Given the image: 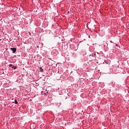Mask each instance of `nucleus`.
I'll return each instance as SVG.
<instances>
[{
    "mask_svg": "<svg viewBox=\"0 0 129 129\" xmlns=\"http://www.w3.org/2000/svg\"><path fill=\"white\" fill-rule=\"evenodd\" d=\"M90 56H92V57H93V54H91Z\"/></svg>",
    "mask_w": 129,
    "mask_h": 129,
    "instance_id": "obj_6",
    "label": "nucleus"
},
{
    "mask_svg": "<svg viewBox=\"0 0 129 129\" xmlns=\"http://www.w3.org/2000/svg\"><path fill=\"white\" fill-rule=\"evenodd\" d=\"M12 66H13V64H9V67H12Z\"/></svg>",
    "mask_w": 129,
    "mask_h": 129,
    "instance_id": "obj_5",
    "label": "nucleus"
},
{
    "mask_svg": "<svg viewBox=\"0 0 129 129\" xmlns=\"http://www.w3.org/2000/svg\"><path fill=\"white\" fill-rule=\"evenodd\" d=\"M12 68L14 69H16L17 68V67L13 66V67H12Z\"/></svg>",
    "mask_w": 129,
    "mask_h": 129,
    "instance_id": "obj_4",
    "label": "nucleus"
},
{
    "mask_svg": "<svg viewBox=\"0 0 129 129\" xmlns=\"http://www.w3.org/2000/svg\"><path fill=\"white\" fill-rule=\"evenodd\" d=\"M40 71L41 72H44V70L42 68H40Z\"/></svg>",
    "mask_w": 129,
    "mask_h": 129,
    "instance_id": "obj_2",
    "label": "nucleus"
},
{
    "mask_svg": "<svg viewBox=\"0 0 129 129\" xmlns=\"http://www.w3.org/2000/svg\"><path fill=\"white\" fill-rule=\"evenodd\" d=\"M11 50H12L13 53H16L17 52V48H11Z\"/></svg>",
    "mask_w": 129,
    "mask_h": 129,
    "instance_id": "obj_1",
    "label": "nucleus"
},
{
    "mask_svg": "<svg viewBox=\"0 0 129 129\" xmlns=\"http://www.w3.org/2000/svg\"><path fill=\"white\" fill-rule=\"evenodd\" d=\"M15 104H18V101L17 100H15Z\"/></svg>",
    "mask_w": 129,
    "mask_h": 129,
    "instance_id": "obj_3",
    "label": "nucleus"
}]
</instances>
